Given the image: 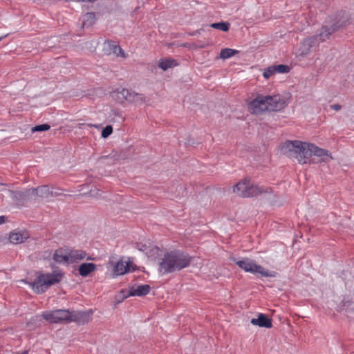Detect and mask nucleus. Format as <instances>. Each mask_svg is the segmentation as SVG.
Returning a JSON list of instances; mask_svg holds the SVG:
<instances>
[{
	"label": "nucleus",
	"mask_w": 354,
	"mask_h": 354,
	"mask_svg": "<svg viewBox=\"0 0 354 354\" xmlns=\"http://www.w3.org/2000/svg\"><path fill=\"white\" fill-rule=\"evenodd\" d=\"M146 97L142 93H138L131 91V95H129L128 102L137 104H142L147 102Z\"/></svg>",
	"instance_id": "nucleus-21"
},
{
	"label": "nucleus",
	"mask_w": 354,
	"mask_h": 354,
	"mask_svg": "<svg viewBox=\"0 0 354 354\" xmlns=\"http://www.w3.org/2000/svg\"><path fill=\"white\" fill-rule=\"evenodd\" d=\"M203 30H204L203 28H200L198 30L194 31L192 33H190V35H192V36L196 35L197 34H200L201 32L203 31Z\"/></svg>",
	"instance_id": "nucleus-36"
},
{
	"label": "nucleus",
	"mask_w": 354,
	"mask_h": 354,
	"mask_svg": "<svg viewBox=\"0 0 354 354\" xmlns=\"http://www.w3.org/2000/svg\"><path fill=\"white\" fill-rule=\"evenodd\" d=\"M274 74L275 73L274 70L272 68V66H270L264 69L263 76L264 78L268 79Z\"/></svg>",
	"instance_id": "nucleus-30"
},
{
	"label": "nucleus",
	"mask_w": 354,
	"mask_h": 354,
	"mask_svg": "<svg viewBox=\"0 0 354 354\" xmlns=\"http://www.w3.org/2000/svg\"><path fill=\"white\" fill-rule=\"evenodd\" d=\"M271 187L264 188L250 183V180L245 178L233 187V192L241 197H254L263 193H271Z\"/></svg>",
	"instance_id": "nucleus-6"
},
{
	"label": "nucleus",
	"mask_w": 354,
	"mask_h": 354,
	"mask_svg": "<svg viewBox=\"0 0 354 354\" xmlns=\"http://www.w3.org/2000/svg\"><path fill=\"white\" fill-rule=\"evenodd\" d=\"M210 28H213L217 30H221L223 32H227L230 28V24L227 21H220L213 23L209 26Z\"/></svg>",
	"instance_id": "nucleus-24"
},
{
	"label": "nucleus",
	"mask_w": 354,
	"mask_h": 354,
	"mask_svg": "<svg viewBox=\"0 0 354 354\" xmlns=\"http://www.w3.org/2000/svg\"><path fill=\"white\" fill-rule=\"evenodd\" d=\"M330 107L335 111H339L342 109V106L339 104H332Z\"/></svg>",
	"instance_id": "nucleus-35"
},
{
	"label": "nucleus",
	"mask_w": 354,
	"mask_h": 354,
	"mask_svg": "<svg viewBox=\"0 0 354 354\" xmlns=\"http://www.w3.org/2000/svg\"><path fill=\"white\" fill-rule=\"evenodd\" d=\"M348 22V18L344 14L338 13L335 15L333 22L330 26H323L317 35L307 37L304 39L300 47L301 55L305 56L311 52V48L317 46L320 42L326 41L335 32L340 28L345 26Z\"/></svg>",
	"instance_id": "nucleus-2"
},
{
	"label": "nucleus",
	"mask_w": 354,
	"mask_h": 354,
	"mask_svg": "<svg viewBox=\"0 0 354 354\" xmlns=\"http://www.w3.org/2000/svg\"><path fill=\"white\" fill-rule=\"evenodd\" d=\"M12 199L17 203V205L23 206L28 201L32 200L33 196L30 189H26L24 191H13L9 190Z\"/></svg>",
	"instance_id": "nucleus-9"
},
{
	"label": "nucleus",
	"mask_w": 354,
	"mask_h": 354,
	"mask_svg": "<svg viewBox=\"0 0 354 354\" xmlns=\"http://www.w3.org/2000/svg\"><path fill=\"white\" fill-rule=\"evenodd\" d=\"M131 90L124 88H118L112 93V96L120 103L128 102L129 95H131Z\"/></svg>",
	"instance_id": "nucleus-16"
},
{
	"label": "nucleus",
	"mask_w": 354,
	"mask_h": 354,
	"mask_svg": "<svg viewBox=\"0 0 354 354\" xmlns=\"http://www.w3.org/2000/svg\"><path fill=\"white\" fill-rule=\"evenodd\" d=\"M87 261H93L95 259V258H93L91 256H88L85 257Z\"/></svg>",
	"instance_id": "nucleus-39"
},
{
	"label": "nucleus",
	"mask_w": 354,
	"mask_h": 354,
	"mask_svg": "<svg viewBox=\"0 0 354 354\" xmlns=\"http://www.w3.org/2000/svg\"><path fill=\"white\" fill-rule=\"evenodd\" d=\"M129 290H125V289H122L120 290V295H121V299L123 300L125 298H127L129 297V296H127V293L129 292Z\"/></svg>",
	"instance_id": "nucleus-34"
},
{
	"label": "nucleus",
	"mask_w": 354,
	"mask_h": 354,
	"mask_svg": "<svg viewBox=\"0 0 354 354\" xmlns=\"http://www.w3.org/2000/svg\"><path fill=\"white\" fill-rule=\"evenodd\" d=\"M192 259L189 254L177 250L167 252L159 264V271L163 270V273H171L181 270L190 265Z\"/></svg>",
	"instance_id": "nucleus-4"
},
{
	"label": "nucleus",
	"mask_w": 354,
	"mask_h": 354,
	"mask_svg": "<svg viewBox=\"0 0 354 354\" xmlns=\"http://www.w3.org/2000/svg\"><path fill=\"white\" fill-rule=\"evenodd\" d=\"M105 45H106V54H114L118 57L120 56L122 57H125V53L124 50L122 49L120 45L116 44L114 41L111 40H106L105 42Z\"/></svg>",
	"instance_id": "nucleus-13"
},
{
	"label": "nucleus",
	"mask_w": 354,
	"mask_h": 354,
	"mask_svg": "<svg viewBox=\"0 0 354 354\" xmlns=\"http://www.w3.org/2000/svg\"><path fill=\"white\" fill-rule=\"evenodd\" d=\"M282 153L290 158H296L299 164L328 162L333 159L328 150L313 143L299 140H286L281 146Z\"/></svg>",
	"instance_id": "nucleus-1"
},
{
	"label": "nucleus",
	"mask_w": 354,
	"mask_h": 354,
	"mask_svg": "<svg viewBox=\"0 0 354 354\" xmlns=\"http://www.w3.org/2000/svg\"><path fill=\"white\" fill-rule=\"evenodd\" d=\"M136 248L141 251L145 252V254H148L149 252V246H147L146 244L142 243H137Z\"/></svg>",
	"instance_id": "nucleus-31"
},
{
	"label": "nucleus",
	"mask_w": 354,
	"mask_h": 354,
	"mask_svg": "<svg viewBox=\"0 0 354 354\" xmlns=\"http://www.w3.org/2000/svg\"><path fill=\"white\" fill-rule=\"evenodd\" d=\"M233 261L246 272H250L254 274H259L261 277H275L278 274L275 271H268L262 266L257 264L254 260L250 258H244L242 260L234 259Z\"/></svg>",
	"instance_id": "nucleus-7"
},
{
	"label": "nucleus",
	"mask_w": 354,
	"mask_h": 354,
	"mask_svg": "<svg viewBox=\"0 0 354 354\" xmlns=\"http://www.w3.org/2000/svg\"><path fill=\"white\" fill-rule=\"evenodd\" d=\"M96 269V265L93 263H82L79 266L78 272L82 277L88 276Z\"/></svg>",
	"instance_id": "nucleus-18"
},
{
	"label": "nucleus",
	"mask_w": 354,
	"mask_h": 354,
	"mask_svg": "<svg viewBox=\"0 0 354 354\" xmlns=\"http://www.w3.org/2000/svg\"><path fill=\"white\" fill-rule=\"evenodd\" d=\"M353 304V301L351 299L344 297L339 304L335 307V308L339 313L344 310L347 313H351L354 311Z\"/></svg>",
	"instance_id": "nucleus-15"
},
{
	"label": "nucleus",
	"mask_w": 354,
	"mask_h": 354,
	"mask_svg": "<svg viewBox=\"0 0 354 354\" xmlns=\"http://www.w3.org/2000/svg\"><path fill=\"white\" fill-rule=\"evenodd\" d=\"M50 126L48 124H41L39 125H35L32 128V132H42L49 130Z\"/></svg>",
	"instance_id": "nucleus-28"
},
{
	"label": "nucleus",
	"mask_w": 354,
	"mask_h": 354,
	"mask_svg": "<svg viewBox=\"0 0 354 354\" xmlns=\"http://www.w3.org/2000/svg\"><path fill=\"white\" fill-rule=\"evenodd\" d=\"M251 324L262 328H270L272 327V319L263 313H259L257 318H252Z\"/></svg>",
	"instance_id": "nucleus-11"
},
{
	"label": "nucleus",
	"mask_w": 354,
	"mask_h": 354,
	"mask_svg": "<svg viewBox=\"0 0 354 354\" xmlns=\"http://www.w3.org/2000/svg\"><path fill=\"white\" fill-rule=\"evenodd\" d=\"M37 274V276L33 281H29L27 279L22 280L24 283L28 284L37 294L45 292L51 286L59 283L64 275L61 270L46 274L38 272Z\"/></svg>",
	"instance_id": "nucleus-5"
},
{
	"label": "nucleus",
	"mask_w": 354,
	"mask_h": 354,
	"mask_svg": "<svg viewBox=\"0 0 354 354\" xmlns=\"http://www.w3.org/2000/svg\"><path fill=\"white\" fill-rule=\"evenodd\" d=\"M86 257V252L82 250H69L70 264L77 263Z\"/></svg>",
	"instance_id": "nucleus-20"
},
{
	"label": "nucleus",
	"mask_w": 354,
	"mask_h": 354,
	"mask_svg": "<svg viewBox=\"0 0 354 354\" xmlns=\"http://www.w3.org/2000/svg\"><path fill=\"white\" fill-rule=\"evenodd\" d=\"M151 290L149 285L145 284L138 286L136 289L131 288L127 293V296L142 297L147 295Z\"/></svg>",
	"instance_id": "nucleus-19"
},
{
	"label": "nucleus",
	"mask_w": 354,
	"mask_h": 354,
	"mask_svg": "<svg viewBox=\"0 0 354 354\" xmlns=\"http://www.w3.org/2000/svg\"><path fill=\"white\" fill-rule=\"evenodd\" d=\"M50 189L48 185H42L36 188H31L33 200L37 201V198H48L50 196Z\"/></svg>",
	"instance_id": "nucleus-14"
},
{
	"label": "nucleus",
	"mask_w": 354,
	"mask_h": 354,
	"mask_svg": "<svg viewBox=\"0 0 354 354\" xmlns=\"http://www.w3.org/2000/svg\"><path fill=\"white\" fill-rule=\"evenodd\" d=\"M272 68L275 73H288L290 71V68L286 64L272 65Z\"/></svg>",
	"instance_id": "nucleus-27"
},
{
	"label": "nucleus",
	"mask_w": 354,
	"mask_h": 354,
	"mask_svg": "<svg viewBox=\"0 0 354 354\" xmlns=\"http://www.w3.org/2000/svg\"><path fill=\"white\" fill-rule=\"evenodd\" d=\"M287 106L286 101L279 95H258L248 104L252 113L260 114L266 111H279Z\"/></svg>",
	"instance_id": "nucleus-3"
},
{
	"label": "nucleus",
	"mask_w": 354,
	"mask_h": 354,
	"mask_svg": "<svg viewBox=\"0 0 354 354\" xmlns=\"http://www.w3.org/2000/svg\"><path fill=\"white\" fill-rule=\"evenodd\" d=\"M92 315V310L86 311H72L70 312L69 322H75L78 324H84L91 320Z\"/></svg>",
	"instance_id": "nucleus-10"
},
{
	"label": "nucleus",
	"mask_w": 354,
	"mask_h": 354,
	"mask_svg": "<svg viewBox=\"0 0 354 354\" xmlns=\"http://www.w3.org/2000/svg\"><path fill=\"white\" fill-rule=\"evenodd\" d=\"M113 133V127L111 125H106L102 129L101 136L103 138H108Z\"/></svg>",
	"instance_id": "nucleus-29"
},
{
	"label": "nucleus",
	"mask_w": 354,
	"mask_h": 354,
	"mask_svg": "<svg viewBox=\"0 0 354 354\" xmlns=\"http://www.w3.org/2000/svg\"><path fill=\"white\" fill-rule=\"evenodd\" d=\"M178 66V63L176 59L172 58L168 59H160L158 62V67L163 71H167L169 68Z\"/></svg>",
	"instance_id": "nucleus-22"
},
{
	"label": "nucleus",
	"mask_w": 354,
	"mask_h": 354,
	"mask_svg": "<svg viewBox=\"0 0 354 354\" xmlns=\"http://www.w3.org/2000/svg\"><path fill=\"white\" fill-rule=\"evenodd\" d=\"M113 272L115 275H122L128 272V269L122 261H118L113 267Z\"/></svg>",
	"instance_id": "nucleus-23"
},
{
	"label": "nucleus",
	"mask_w": 354,
	"mask_h": 354,
	"mask_svg": "<svg viewBox=\"0 0 354 354\" xmlns=\"http://www.w3.org/2000/svg\"><path fill=\"white\" fill-rule=\"evenodd\" d=\"M28 237L29 234L27 231L10 232L9 236V241L11 243L19 244L24 243L28 239Z\"/></svg>",
	"instance_id": "nucleus-17"
},
{
	"label": "nucleus",
	"mask_w": 354,
	"mask_h": 354,
	"mask_svg": "<svg viewBox=\"0 0 354 354\" xmlns=\"http://www.w3.org/2000/svg\"><path fill=\"white\" fill-rule=\"evenodd\" d=\"M69 250L60 248L55 251L53 260L58 263L70 264L69 262Z\"/></svg>",
	"instance_id": "nucleus-12"
},
{
	"label": "nucleus",
	"mask_w": 354,
	"mask_h": 354,
	"mask_svg": "<svg viewBox=\"0 0 354 354\" xmlns=\"http://www.w3.org/2000/svg\"><path fill=\"white\" fill-rule=\"evenodd\" d=\"M43 317L50 323L69 322L70 311L68 310L57 309L44 313Z\"/></svg>",
	"instance_id": "nucleus-8"
},
{
	"label": "nucleus",
	"mask_w": 354,
	"mask_h": 354,
	"mask_svg": "<svg viewBox=\"0 0 354 354\" xmlns=\"http://www.w3.org/2000/svg\"><path fill=\"white\" fill-rule=\"evenodd\" d=\"M87 125L88 127H95V128H99L100 127V125H97V124H88Z\"/></svg>",
	"instance_id": "nucleus-38"
},
{
	"label": "nucleus",
	"mask_w": 354,
	"mask_h": 354,
	"mask_svg": "<svg viewBox=\"0 0 354 354\" xmlns=\"http://www.w3.org/2000/svg\"><path fill=\"white\" fill-rule=\"evenodd\" d=\"M7 220V217L6 216H0V224L4 223Z\"/></svg>",
	"instance_id": "nucleus-37"
},
{
	"label": "nucleus",
	"mask_w": 354,
	"mask_h": 354,
	"mask_svg": "<svg viewBox=\"0 0 354 354\" xmlns=\"http://www.w3.org/2000/svg\"><path fill=\"white\" fill-rule=\"evenodd\" d=\"M125 267L128 269V272H133L137 269V266L131 261H128L126 262Z\"/></svg>",
	"instance_id": "nucleus-33"
},
{
	"label": "nucleus",
	"mask_w": 354,
	"mask_h": 354,
	"mask_svg": "<svg viewBox=\"0 0 354 354\" xmlns=\"http://www.w3.org/2000/svg\"><path fill=\"white\" fill-rule=\"evenodd\" d=\"M95 21V15L94 12H87L85 15V19L82 22V26H91Z\"/></svg>",
	"instance_id": "nucleus-26"
},
{
	"label": "nucleus",
	"mask_w": 354,
	"mask_h": 354,
	"mask_svg": "<svg viewBox=\"0 0 354 354\" xmlns=\"http://www.w3.org/2000/svg\"><path fill=\"white\" fill-rule=\"evenodd\" d=\"M62 189L60 188H54L53 187L52 189L50 190V196H58L63 195V193H62ZM64 196H66V194H64Z\"/></svg>",
	"instance_id": "nucleus-32"
},
{
	"label": "nucleus",
	"mask_w": 354,
	"mask_h": 354,
	"mask_svg": "<svg viewBox=\"0 0 354 354\" xmlns=\"http://www.w3.org/2000/svg\"><path fill=\"white\" fill-rule=\"evenodd\" d=\"M7 35H3V36L0 37V41H1V39H3V38L6 37H7Z\"/></svg>",
	"instance_id": "nucleus-40"
},
{
	"label": "nucleus",
	"mask_w": 354,
	"mask_h": 354,
	"mask_svg": "<svg viewBox=\"0 0 354 354\" xmlns=\"http://www.w3.org/2000/svg\"><path fill=\"white\" fill-rule=\"evenodd\" d=\"M205 45H201V48H205Z\"/></svg>",
	"instance_id": "nucleus-41"
},
{
	"label": "nucleus",
	"mask_w": 354,
	"mask_h": 354,
	"mask_svg": "<svg viewBox=\"0 0 354 354\" xmlns=\"http://www.w3.org/2000/svg\"><path fill=\"white\" fill-rule=\"evenodd\" d=\"M238 53H239V51L236 50H234V49L228 48H223L221 50L220 57H221V58L225 59H228L232 56H234Z\"/></svg>",
	"instance_id": "nucleus-25"
}]
</instances>
